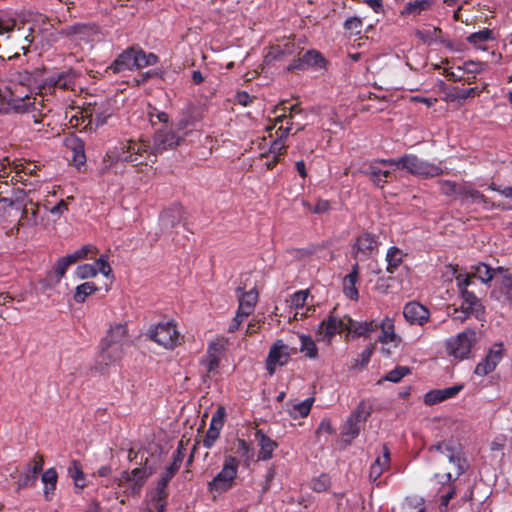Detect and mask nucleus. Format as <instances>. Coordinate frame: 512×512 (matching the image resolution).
<instances>
[{"instance_id":"nucleus-1","label":"nucleus","mask_w":512,"mask_h":512,"mask_svg":"<svg viewBox=\"0 0 512 512\" xmlns=\"http://www.w3.org/2000/svg\"><path fill=\"white\" fill-rule=\"evenodd\" d=\"M183 140V136L176 134L167 127L155 131L153 146L141 140L140 142L130 141L123 147L121 152H109L103 159L102 171L108 170L114 161L132 163L133 166L148 165L156 161V156L167 149L176 148Z\"/></svg>"},{"instance_id":"nucleus-2","label":"nucleus","mask_w":512,"mask_h":512,"mask_svg":"<svg viewBox=\"0 0 512 512\" xmlns=\"http://www.w3.org/2000/svg\"><path fill=\"white\" fill-rule=\"evenodd\" d=\"M429 452L437 463L449 464L448 471L441 476L448 482L458 479L468 468L461 445L452 440L432 445ZM436 477H440V474H436Z\"/></svg>"},{"instance_id":"nucleus-3","label":"nucleus","mask_w":512,"mask_h":512,"mask_svg":"<svg viewBox=\"0 0 512 512\" xmlns=\"http://www.w3.org/2000/svg\"><path fill=\"white\" fill-rule=\"evenodd\" d=\"M128 337L126 324L111 325L106 336L101 341L99 357L105 365L116 362L123 355V344Z\"/></svg>"},{"instance_id":"nucleus-4","label":"nucleus","mask_w":512,"mask_h":512,"mask_svg":"<svg viewBox=\"0 0 512 512\" xmlns=\"http://www.w3.org/2000/svg\"><path fill=\"white\" fill-rule=\"evenodd\" d=\"M239 460L234 456H225L221 471L208 483L210 492L224 493L230 490L237 478Z\"/></svg>"},{"instance_id":"nucleus-5","label":"nucleus","mask_w":512,"mask_h":512,"mask_svg":"<svg viewBox=\"0 0 512 512\" xmlns=\"http://www.w3.org/2000/svg\"><path fill=\"white\" fill-rule=\"evenodd\" d=\"M58 33L75 45L91 43L101 34L100 27L95 23H77L61 29Z\"/></svg>"},{"instance_id":"nucleus-6","label":"nucleus","mask_w":512,"mask_h":512,"mask_svg":"<svg viewBox=\"0 0 512 512\" xmlns=\"http://www.w3.org/2000/svg\"><path fill=\"white\" fill-rule=\"evenodd\" d=\"M455 279L462 298L461 308L469 310L468 312L474 313L476 318H479L484 313V307L477 296L468 290V286L471 284V276L458 274Z\"/></svg>"},{"instance_id":"nucleus-7","label":"nucleus","mask_w":512,"mask_h":512,"mask_svg":"<svg viewBox=\"0 0 512 512\" xmlns=\"http://www.w3.org/2000/svg\"><path fill=\"white\" fill-rule=\"evenodd\" d=\"M151 340L157 342L166 349H173L179 344L180 335L176 326L171 322L158 323L148 333Z\"/></svg>"},{"instance_id":"nucleus-8","label":"nucleus","mask_w":512,"mask_h":512,"mask_svg":"<svg viewBox=\"0 0 512 512\" xmlns=\"http://www.w3.org/2000/svg\"><path fill=\"white\" fill-rule=\"evenodd\" d=\"M400 169H405L413 175L424 177H434L442 173L438 166L424 162L415 155L402 156Z\"/></svg>"},{"instance_id":"nucleus-9","label":"nucleus","mask_w":512,"mask_h":512,"mask_svg":"<svg viewBox=\"0 0 512 512\" xmlns=\"http://www.w3.org/2000/svg\"><path fill=\"white\" fill-rule=\"evenodd\" d=\"M44 465V457L41 454H36L27 464L25 472L19 476L16 482V492L19 493L22 489L35 486L38 475L42 471Z\"/></svg>"},{"instance_id":"nucleus-10","label":"nucleus","mask_w":512,"mask_h":512,"mask_svg":"<svg viewBox=\"0 0 512 512\" xmlns=\"http://www.w3.org/2000/svg\"><path fill=\"white\" fill-rule=\"evenodd\" d=\"M379 242L376 237L368 232H365L357 237L353 247L352 256L356 262L363 261L378 252Z\"/></svg>"},{"instance_id":"nucleus-11","label":"nucleus","mask_w":512,"mask_h":512,"mask_svg":"<svg viewBox=\"0 0 512 512\" xmlns=\"http://www.w3.org/2000/svg\"><path fill=\"white\" fill-rule=\"evenodd\" d=\"M474 336L475 332L468 330L450 339L447 342L448 353L456 358H465L470 353Z\"/></svg>"},{"instance_id":"nucleus-12","label":"nucleus","mask_w":512,"mask_h":512,"mask_svg":"<svg viewBox=\"0 0 512 512\" xmlns=\"http://www.w3.org/2000/svg\"><path fill=\"white\" fill-rule=\"evenodd\" d=\"M76 77L72 72H62L56 75L47 77L40 89L44 93H53L57 88L63 91L73 90L75 85Z\"/></svg>"},{"instance_id":"nucleus-13","label":"nucleus","mask_w":512,"mask_h":512,"mask_svg":"<svg viewBox=\"0 0 512 512\" xmlns=\"http://www.w3.org/2000/svg\"><path fill=\"white\" fill-rule=\"evenodd\" d=\"M290 354L288 347L282 340H277L270 348L266 359V369L269 375H273L277 366H284L288 363Z\"/></svg>"},{"instance_id":"nucleus-14","label":"nucleus","mask_w":512,"mask_h":512,"mask_svg":"<svg viewBox=\"0 0 512 512\" xmlns=\"http://www.w3.org/2000/svg\"><path fill=\"white\" fill-rule=\"evenodd\" d=\"M134 69H139L138 49L135 47L124 50L107 68L115 74Z\"/></svg>"},{"instance_id":"nucleus-15","label":"nucleus","mask_w":512,"mask_h":512,"mask_svg":"<svg viewBox=\"0 0 512 512\" xmlns=\"http://www.w3.org/2000/svg\"><path fill=\"white\" fill-rule=\"evenodd\" d=\"M459 200L462 204H482L485 209L499 208L500 204L488 199L477 189L473 188L471 184L462 183V189L459 190Z\"/></svg>"},{"instance_id":"nucleus-16","label":"nucleus","mask_w":512,"mask_h":512,"mask_svg":"<svg viewBox=\"0 0 512 512\" xmlns=\"http://www.w3.org/2000/svg\"><path fill=\"white\" fill-rule=\"evenodd\" d=\"M403 316L411 325H424L430 316L429 310L416 301L408 302L403 309Z\"/></svg>"},{"instance_id":"nucleus-17","label":"nucleus","mask_w":512,"mask_h":512,"mask_svg":"<svg viewBox=\"0 0 512 512\" xmlns=\"http://www.w3.org/2000/svg\"><path fill=\"white\" fill-rule=\"evenodd\" d=\"M151 474L152 470L147 467L135 468L131 472L123 471L119 478V485L122 482L131 483L132 492L138 493Z\"/></svg>"},{"instance_id":"nucleus-18","label":"nucleus","mask_w":512,"mask_h":512,"mask_svg":"<svg viewBox=\"0 0 512 512\" xmlns=\"http://www.w3.org/2000/svg\"><path fill=\"white\" fill-rule=\"evenodd\" d=\"M502 352V344H495L493 348L489 350L486 357L480 363H478L475 368V374L479 376H485L492 372L502 359Z\"/></svg>"},{"instance_id":"nucleus-19","label":"nucleus","mask_w":512,"mask_h":512,"mask_svg":"<svg viewBox=\"0 0 512 512\" xmlns=\"http://www.w3.org/2000/svg\"><path fill=\"white\" fill-rule=\"evenodd\" d=\"M71 260L68 255L59 258L53 268L47 272L43 280V285L47 288H52L59 284L68 267L73 264Z\"/></svg>"},{"instance_id":"nucleus-20","label":"nucleus","mask_w":512,"mask_h":512,"mask_svg":"<svg viewBox=\"0 0 512 512\" xmlns=\"http://www.w3.org/2000/svg\"><path fill=\"white\" fill-rule=\"evenodd\" d=\"M15 171V176L12 177V180L16 182H21L25 186H36L40 179H35V181H30L27 177L36 176V171L38 170V166L34 163L28 161L23 163H14L13 167Z\"/></svg>"},{"instance_id":"nucleus-21","label":"nucleus","mask_w":512,"mask_h":512,"mask_svg":"<svg viewBox=\"0 0 512 512\" xmlns=\"http://www.w3.org/2000/svg\"><path fill=\"white\" fill-rule=\"evenodd\" d=\"M224 350L225 343L223 341L217 340L209 344L205 359L202 360V363L206 366L207 372H212L219 367Z\"/></svg>"},{"instance_id":"nucleus-22","label":"nucleus","mask_w":512,"mask_h":512,"mask_svg":"<svg viewBox=\"0 0 512 512\" xmlns=\"http://www.w3.org/2000/svg\"><path fill=\"white\" fill-rule=\"evenodd\" d=\"M463 385H454L443 389H434L424 396V402L427 405H434L444 400L455 397L461 390Z\"/></svg>"},{"instance_id":"nucleus-23","label":"nucleus","mask_w":512,"mask_h":512,"mask_svg":"<svg viewBox=\"0 0 512 512\" xmlns=\"http://www.w3.org/2000/svg\"><path fill=\"white\" fill-rule=\"evenodd\" d=\"M183 207L180 204H173L162 211L160 215L161 225L166 230L176 227L183 219Z\"/></svg>"},{"instance_id":"nucleus-24","label":"nucleus","mask_w":512,"mask_h":512,"mask_svg":"<svg viewBox=\"0 0 512 512\" xmlns=\"http://www.w3.org/2000/svg\"><path fill=\"white\" fill-rule=\"evenodd\" d=\"M255 439L258 441L260 451L258 453L259 461H266L272 458L273 451L277 447V443L268 437L262 430L255 432Z\"/></svg>"},{"instance_id":"nucleus-25","label":"nucleus","mask_w":512,"mask_h":512,"mask_svg":"<svg viewBox=\"0 0 512 512\" xmlns=\"http://www.w3.org/2000/svg\"><path fill=\"white\" fill-rule=\"evenodd\" d=\"M359 278V264L356 262L351 269V272L346 275L343 279V292L346 297L351 300L357 301L359 298V293L356 288V283Z\"/></svg>"},{"instance_id":"nucleus-26","label":"nucleus","mask_w":512,"mask_h":512,"mask_svg":"<svg viewBox=\"0 0 512 512\" xmlns=\"http://www.w3.org/2000/svg\"><path fill=\"white\" fill-rule=\"evenodd\" d=\"M347 323L342 319H338L333 316L332 313L326 320H323L319 326L318 332L320 334H324L325 338L330 339L337 332H341L342 330H346Z\"/></svg>"},{"instance_id":"nucleus-27","label":"nucleus","mask_w":512,"mask_h":512,"mask_svg":"<svg viewBox=\"0 0 512 512\" xmlns=\"http://www.w3.org/2000/svg\"><path fill=\"white\" fill-rule=\"evenodd\" d=\"M41 480L44 483L43 496L46 501H51L55 494L58 474L55 468H49L43 472Z\"/></svg>"},{"instance_id":"nucleus-28","label":"nucleus","mask_w":512,"mask_h":512,"mask_svg":"<svg viewBox=\"0 0 512 512\" xmlns=\"http://www.w3.org/2000/svg\"><path fill=\"white\" fill-rule=\"evenodd\" d=\"M464 276H471V280L473 278H478L483 283H487L498 277V269L494 270L485 263H479L475 266H472L471 271Z\"/></svg>"},{"instance_id":"nucleus-29","label":"nucleus","mask_w":512,"mask_h":512,"mask_svg":"<svg viewBox=\"0 0 512 512\" xmlns=\"http://www.w3.org/2000/svg\"><path fill=\"white\" fill-rule=\"evenodd\" d=\"M39 205L32 200L23 206L22 215L19 219L21 226H36L38 224Z\"/></svg>"},{"instance_id":"nucleus-30","label":"nucleus","mask_w":512,"mask_h":512,"mask_svg":"<svg viewBox=\"0 0 512 512\" xmlns=\"http://www.w3.org/2000/svg\"><path fill=\"white\" fill-rule=\"evenodd\" d=\"M257 301H258V292L255 289H252L248 292L243 293L239 297L238 311L243 313L244 315L249 316L254 311V307H255Z\"/></svg>"},{"instance_id":"nucleus-31","label":"nucleus","mask_w":512,"mask_h":512,"mask_svg":"<svg viewBox=\"0 0 512 512\" xmlns=\"http://www.w3.org/2000/svg\"><path fill=\"white\" fill-rule=\"evenodd\" d=\"M290 133V127H283L280 125L276 132L277 137L272 142L270 146V153L274 155V157H278L282 155L286 151V146L284 144V140L288 137Z\"/></svg>"},{"instance_id":"nucleus-32","label":"nucleus","mask_w":512,"mask_h":512,"mask_svg":"<svg viewBox=\"0 0 512 512\" xmlns=\"http://www.w3.org/2000/svg\"><path fill=\"white\" fill-rule=\"evenodd\" d=\"M380 328L381 335L379 336V342L386 344L389 342H396L397 340H400V338L396 335L394 331L393 320L390 319L389 317H386L382 320Z\"/></svg>"},{"instance_id":"nucleus-33","label":"nucleus","mask_w":512,"mask_h":512,"mask_svg":"<svg viewBox=\"0 0 512 512\" xmlns=\"http://www.w3.org/2000/svg\"><path fill=\"white\" fill-rule=\"evenodd\" d=\"M496 281L499 283V288L508 299H512V276L503 268H498V277Z\"/></svg>"},{"instance_id":"nucleus-34","label":"nucleus","mask_w":512,"mask_h":512,"mask_svg":"<svg viewBox=\"0 0 512 512\" xmlns=\"http://www.w3.org/2000/svg\"><path fill=\"white\" fill-rule=\"evenodd\" d=\"M68 472L76 487L83 489L86 486L85 475L78 460H72Z\"/></svg>"},{"instance_id":"nucleus-35","label":"nucleus","mask_w":512,"mask_h":512,"mask_svg":"<svg viewBox=\"0 0 512 512\" xmlns=\"http://www.w3.org/2000/svg\"><path fill=\"white\" fill-rule=\"evenodd\" d=\"M304 64L306 68H323L326 64V60L322 54L316 50H307L303 55Z\"/></svg>"},{"instance_id":"nucleus-36","label":"nucleus","mask_w":512,"mask_h":512,"mask_svg":"<svg viewBox=\"0 0 512 512\" xmlns=\"http://www.w3.org/2000/svg\"><path fill=\"white\" fill-rule=\"evenodd\" d=\"M98 291V287L93 282H85L76 287L74 300L77 303H84L86 298Z\"/></svg>"},{"instance_id":"nucleus-37","label":"nucleus","mask_w":512,"mask_h":512,"mask_svg":"<svg viewBox=\"0 0 512 512\" xmlns=\"http://www.w3.org/2000/svg\"><path fill=\"white\" fill-rule=\"evenodd\" d=\"M359 173L368 176L377 187L383 188L384 184L387 183V180L382 179V170L374 163L369 165L366 169H360Z\"/></svg>"},{"instance_id":"nucleus-38","label":"nucleus","mask_w":512,"mask_h":512,"mask_svg":"<svg viewBox=\"0 0 512 512\" xmlns=\"http://www.w3.org/2000/svg\"><path fill=\"white\" fill-rule=\"evenodd\" d=\"M98 250L94 245L87 244L84 245L79 250H76L72 254H69L68 257L72 259L71 261L73 264L77 263L80 260L87 259V258H94V256L97 254Z\"/></svg>"},{"instance_id":"nucleus-39","label":"nucleus","mask_w":512,"mask_h":512,"mask_svg":"<svg viewBox=\"0 0 512 512\" xmlns=\"http://www.w3.org/2000/svg\"><path fill=\"white\" fill-rule=\"evenodd\" d=\"M72 153L71 161L75 166L79 167L86 162L84 144L79 139L73 140Z\"/></svg>"},{"instance_id":"nucleus-40","label":"nucleus","mask_w":512,"mask_h":512,"mask_svg":"<svg viewBox=\"0 0 512 512\" xmlns=\"http://www.w3.org/2000/svg\"><path fill=\"white\" fill-rule=\"evenodd\" d=\"M167 485L166 483H164V481H158L157 483V487H156V493H155V496L153 497V506L154 507H159L160 509H165L166 507V499L168 497V493L166 491V488H167Z\"/></svg>"},{"instance_id":"nucleus-41","label":"nucleus","mask_w":512,"mask_h":512,"mask_svg":"<svg viewBox=\"0 0 512 512\" xmlns=\"http://www.w3.org/2000/svg\"><path fill=\"white\" fill-rule=\"evenodd\" d=\"M432 4V0H417L409 2L406 4L403 13L419 15L422 11L429 9Z\"/></svg>"},{"instance_id":"nucleus-42","label":"nucleus","mask_w":512,"mask_h":512,"mask_svg":"<svg viewBox=\"0 0 512 512\" xmlns=\"http://www.w3.org/2000/svg\"><path fill=\"white\" fill-rule=\"evenodd\" d=\"M301 347L300 351L303 352L309 358H316L318 354V349L314 340L310 336L301 335Z\"/></svg>"},{"instance_id":"nucleus-43","label":"nucleus","mask_w":512,"mask_h":512,"mask_svg":"<svg viewBox=\"0 0 512 512\" xmlns=\"http://www.w3.org/2000/svg\"><path fill=\"white\" fill-rule=\"evenodd\" d=\"M386 259L388 262L387 271L394 273L395 269H397L402 262L401 251L397 247H391L387 252Z\"/></svg>"},{"instance_id":"nucleus-44","label":"nucleus","mask_w":512,"mask_h":512,"mask_svg":"<svg viewBox=\"0 0 512 512\" xmlns=\"http://www.w3.org/2000/svg\"><path fill=\"white\" fill-rule=\"evenodd\" d=\"M361 428V422L357 421L356 418H352L351 416L345 422L342 428V435L349 436L352 439L357 437Z\"/></svg>"},{"instance_id":"nucleus-45","label":"nucleus","mask_w":512,"mask_h":512,"mask_svg":"<svg viewBox=\"0 0 512 512\" xmlns=\"http://www.w3.org/2000/svg\"><path fill=\"white\" fill-rule=\"evenodd\" d=\"M236 454L242 457L246 462L252 460L254 450L244 439H237Z\"/></svg>"},{"instance_id":"nucleus-46","label":"nucleus","mask_w":512,"mask_h":512,"mask_svg":"<svg viewBox=\"0 0 512 512\" xmlns=\"http://www.w3.org/2000/svg\"><path fill=\"white\" fill-rule=\"evenodd\" d=\"M486 67V64L479 61L468 60L463 63V66H458V71H463L467 74H479Z\"/></svg>"},{"instance_id":"nucleus-47","label":"nucleus","mask_w":512,"mask_h":512,"mask_svg":"<svg viewBox=\"0 0 512 512\" xmlns=\"http://www.w3.org/2000/svg\"><path fill=\"white\" fill-rule=\"evenodd\" d=\"M492 39V31L488 28H485L482 31L472 33L468 38V42L473 44L474 46L480 48V43L486 42Z\"/></svg>"},{"instance_id":"nucleus-48","label":"nucleus","mask_w":512,"mask_h":512,"mask_svg":"<svg viewBox=\"0 0 512 512\" xmlns=\"http://www.w3.org/2000/svg\"><path fill=\"white\" fill-rule=\"evenodd\" d=\"M440 192L446 196L456 195L459 197V190L462 189V183L457 184L449 180H442L439 182Z\"/></svg>"},{"instance_id":"nucleus-49","label":"nucleus","mask_w":512,"mask_h":512,"mask_svg":"<svg viewBox=\"0 0 512 512\" xmlns=\"http://www.w3.org/2000/svg\"><path fill=\"white\" fill-rule=\"evenodd\" d=\"M371 414V407L365 403L364 401H361L355 411L351 414L352 418H356L357 421L363 423L367 420V418Z\"/></svg>"},{"instance_id":"nucleus-50","label":"nucleus","mask_w":512,"mask_h":512,"mask_svg":"<svg viewBox=\"0 0 512 512\" xmlns=\"http://www.w3.org/2000/svg\"><path fill=\"white\" fill-rule=\"evenodd\" d=\"M98 273L96 265L94 264H83L79 265L76 269V276L79 279H87L91 277H95Z\"/></svg>"},{"instance_id":"nucleus-51","label":"nucleus","mask_w":512,"mask_h":512,"mask_svg":"<svg viewBox=\"0 0 512 512\" xmlns=\"http://www.w3.org/2000/svg\"><path fill=\"white\" fill-rule=\"evenodd\" d=\"M367 324L364 322H355L351 318H348L346 330L353 333L357 337L365 336L367 337Z\"/></svg>"},{"instance_id":"nucleus-52","label":"nucleus","mask_w":512,"mask_h":512,"mask_svg":"<svg viewBox=\"0 0 512 512\" xmlns=\"http://www.w3.org/2000/svg\"><path fill=\"white\" fill-rule=\"evenodd\" d=\"M410 373V369L406 366H397L395 369L391 370L387 373V375L384 377L385 380L397 383L399 382L404 376Z\"/></svg>"},{"instance_id":"nucleus-53","label":"nucleus","mask_w":512,"mask_h":512,"mask_svg":"<svg viewBox=\"0 0 512 512\" xmlns=\"http://www.w3.org/2000/svg\"><path fill=\"white\" fill-rule=\"evenodd\" d=\"M138 59H139V69L155 65L158 62V56L154 53H145L142 49L138 48Z\"/></svg>"},{"instance_id":"nucleus-54","label":"nucleus","mask_w":512,"mask_h":512,"mask_svg":"<svg viewBox=\"0 0 512 512\" xmlns=\"http://www.w3.org/2000/svg\"><path fill=\"white\" fill-rule=\"evenodd\" d=\"M311 487L316 492L326 491L330 487V477L326 474L320 475L312 480Z\"/></svg>"},{"instance_id":"nucleus-55","label":"nucleus","mask_w":512,"mask_h":512,"mask_svg":"<svg viewBox=\"0 0 512 512\" xmlns=\"http://www.w3.org/2000/svg\"><path fill=\"white\" fill-rule=\"evenodd\" d=\"M221 428L210 425L208 431L203 439V445L206 448H211L215 441L219 438Z\"/></svg>"},{"instance_id":"nucleus-56","label":"nucleus","mask_w":512,"mask_h":512,"mask_svg":"<svg viewBox=\"0 0 512 512\" xmlns=\"http://www.w3.org/2000/svg\"><path fill=\"white\" fill-rule=\"evenodd\" d=\"M375 467L381 468L383 470H387L390 466V451L387 445H383V453L378 456L374 463L372 464Z\"/></svg>"},{"instance_id":"nucleus-57","label":"nucleus","mask_w":512,"mask_h":512,"mask_svg":"<svg viewBox=\"0 0 512 512\" xmlns=\"http://www.w3.org/2000/svg\"><path fill=\"white\" fill-rule=\"evenodd\" d=\"M374 350H375V344H370L360 354L361 360L360 361L358 359L355 360L353 367L356 368V367L366 366L369 363L370 358H371L372 354L374 353Z\"/></svg>"},{"instance_id":"nucleus-58","label":"nucleus","mask_w":512,"mask_h":512,"mask_svg":"<svg viewBox=\"0 0 512 512\" xmlns=\"http://www.w3.org/2000/svg\"><path fill=\"white\" fill-rule=\"evenodd\" d=\"M308 290H301L294 293L291 296V305L295 308H301L305 305L306 300L308 298Z\"/></svg>"},{"instance_id":"nucleus-59","label":"nucleus","mask_w":512,"mask_h":512,"mask_svg":"<svg viewBox=\"0 0 512 512\" xmlns=\"http://www.w3.org/2000/svg\"><path fill=\"white\" fill-rule=\"evenodd\" d=\"M313 402H314V398H308L305 401L294 405L293 409L301 417H306L310 413Z\"/></svg>"},{"instance_id":"nucleus-60","label":"nucleus","mask_w":512,"mask_h":512,"mask_svg":"<svg viewBox=\"0 0 512 512\" xmlns=\"http://www.w3.org/2000/svg\"><path fill=\"white\" fill-rule=\"evenodd\" d=\"M184 456H185V448L183 446V442L180 441L176 451L173 454V462L170 466L174 467L178 471L181 466V463L184 459Z\"/></svg>"},{"instance_id":"nucleus-61","label":"nucleus","mask_w":512,"mask_h":512,"mask_svg":"<svg viewBox=\"0 0 512 512\" xmlns=\"http://www.w3.org/2000/svg\"><path fill=\"white\" fill-rule=\"evenodd\" d=\"M16 25L15 19L8 15L0 16V34L13 31Z\"/></svg>"},{"instance_id":"nucleus-62","label":"nucleus","mask_w":512,"mask_h":512,"mask_svg":"<svg viewBox=\"0 0 512 512\" xmlns=\"http://www.w3.org/2000/svg\"><path fill=\"white\" fill-rule=\"evenodd\" d=\"M94 265H96V267L98 266L97 270L104 276H109L112 273V268L108 263L107 255H101Z\"/></svg>"},{"instance_id":"nucleus-63","label":"nucleus","mask_w":512,"mask_h":512,"mask_svg":"<svg viewBox=\"0 0 512 512\" xmlns=\"http://www.w3.org/2000/svg\"><path fill=\"white\" fill-rule=\"evenodd\" d=\"M344 27L357 35L361 33L362 21L357 17H351L345 21Z\"/></svg>"},{"instance_id":"nucleus-64","label":"nucleus","mask_w":512,"mask_h":512,"mask_svg":"<svg viewBox=\"0 0 512 512\" xmlns=\"http://www.w3.org/2000/svg\"><path fill=\"white\" fill-rule=\"evenodd\" d=\"M477 93V88L459 89L456 88L453 94L454 99L465 100L469 97H473Z\"/></svg>"}]
</instances>
